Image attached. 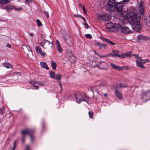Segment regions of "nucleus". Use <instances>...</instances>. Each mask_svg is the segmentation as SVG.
I'll return each instance as SVG.
<instances>
[{
  "mask_svg": "<svg viewBox=\"0 0 150 150\" xmlns=\"http://www.w3.org/2000/svg\"><path fill=\"white\" fill-rule=\"evenodd\" d=\"M83 13L84 14H86L87 13L86 10V9H85V6H83Z\"/></svg>",
  "mask_w": 150,
  "mask_h": 150,
  "instance_id": "42",
  "label": "nucleus"
},
{
  "mask_svg": "<svg viewBox=\"0 0 150 150\" xmlns=\"http://www.w3.org/2000/svg\"><path fill=\"white\" fill-rule=\"evenodd\" d=\"M120 29V31L122 33L129 34L130 32L128 28L126 26H123L120 25L118 27Z\"/></svg>",
  "mask_w": 150,
  "mask_h": 150,
  "instance_id": "6",
  "label": "nucleus"
},
{
  "mask_svg": "<svg viewBox=\"0 0 150 150\" xmlns=\"http://www.w3.org/2000/svg\"><path fill=\"white\" fill-rule=\"evenodd\" d=\"M132 25L136 24L138 23H140V19L137 17H133L132 18Z\"/></svg>",
  "mask_w": 150,
  "mask_h": 150,
  "instance_id": "17",
  "label": "nucleus"
},
{
  "mask_svg": "<svg viewBox=\"0 0 150 150\" xmlns=\"http://www.w3.org/2000/svg\"><path fill=\"white\" fill-rule=\"evenodd\" d=\"M119 51L117 50H113L112 53L113 55V57H124L123 55H121L119 54Z\"/></svg>",
  "mask_w": 150,
  "mask_h": 150,
  "instance_id": "11",
  "label": "nucleus"
},
{
  "mask_svg": "<svg viewBox=\"0 0 150 150\" xmlns=\"http://www.w3.org/2000/svg\"><path fill=\"white\" fill-rule=\"evenodd\" d=\"M144 60L145 62H149V60L148 59H144Z\"/></svg>",
  "mask_w": 150,
  "mask_h": 150,
  "instance_id": "59",
  "label": "nucleus"
},
{
  "mask_svg": "<svg viewBox=\"0 0 150 150\" xmlns=\"http://www.w3.org/2000/svg\"><path fill=\"white\" fill-rule=\"evenodd\" d=\"M100 39L103 41H105L107 42L108 43H109V44H110L111 41L109 39H108L107 38H104L102 36H100Z\"/></svg>",
  "mask_w": 150,
  "mask_h": 150,
  "instance_id": "27",
  "label": "nucleus"
},
{
  "mask_svg": "<svg viewBox=\"0 0 150 150\" xmlns=\"http://www.w3.org/2000/svg\"><path fill=\"white\" fill-rule=\"evenodd\" d=\"M15 9L16 11L18 10L19 11H21V10H22V8L21 7H20L18 8H16Z\"/></svg>",
  "mask_w": 150,
  "mask_h": 150,
  "instance_id": "49",
  "label": "nucleus"
},
{
  "mask_svg": "<svg viewBox=\"0 0 150 150\" xmlns=\"http://www.w3.org/2000/svg\"><path fill=\"white\" fill-rule=\"evenodd\" d=\"M77 103L80 104L82 101L83 98V95L80 93H78L74 94Z\"/></svg>",
  "mask_w": 150,
  "mask_h": 150,
  "instance_id": "8",
  "label": "nucleus"
},
{
  "mask_svg": "<svg viewBox=\"0 0 150 150\" xmlns=\"http://www.w3.org/2000/svg\"><path fill=\"white\" fill-rule=\"evenodd\" d=\"M43 13L47 15V18H48L49 16V13L48 11H43Z\"/></svg>",
  "mask_w": 150,
  "mask_h": 150,
  "instance_id": "39",
  "label": "nucleus"
},
{
  "mask_svg": "<svg viewBox=\"0 0 150 150\" xmlns=\"http://www.w3.org/2000/svg\"><path fill=\"white\" fill-rule=\"evenodd\" d=\"M95 45L99 47L100 49H101L103 48H106L107 47L106 45L104 44H101V43L99 42H96L95 43Z\"/></svg>",
  "mask_w": 150,
  "mask_h": 150,
  "instance_id": "16",
  "label": "nucleus"
},
{
  "mask_svg": "<svg viewBox=\"0 0 150 150\" xmlns=\"http://www.w3.org/2000/svg\"><path fill=\"white\" fill-rule=\"evenodd\" d=\"M145 21L146 23V25L147 26H150V17L148 16L145 20Z\"/></svg>",
  "mask_w": 150,
  "mask_h": 150,
  "instance_id": "25",
  "label": "nucleus"
},
{
  "mask_svg": "<svg viewBox=\"0 0 150 150\" xmlns=\"http://www.w3.org/2000/svg\"><path fill=\"white\" fill-rule=\"evenodd\" d=\"M115 3V0H108V1L106 4V10L109 12L114 11Z\"/></svg>",
  "mask_w": 150,
  "mask_h": 150,
  "instance_id": "2",
  "label": "nucleus"
},
{
  "mask_svg": "<svg viewBox=\"0 0 150 150\" xmlns=\"http://www.w3.org/2000/svg\"><path fill=\"white\" fill-rule=\"evenodd\" d=\"M35 50L38 53L40 54V52H41L42 51L41 48L38 46H37L35 47Z\"/></svg>",
  "mask_w": 150,
  "mask_h": 150,
  "instance_id": "28",
  "label": "nucleus"
},
{
  "mask_svg": "<svg viewBox=\"0 0 150 150\" xmlns=\"http://www.w3.org/2000/svg\"><path fill=\"white\" fill-rule=\"evenodd\" d=\"M101 65H104L107 67L108 65L105 62H103L101 64Z\"/></svg>",
  "mask_w": 150,
  "mask_h": 150,
  "instance_id": "47",
  "label": "nucleus"
},
{
  "mask_svg": "<svg viewBox=\"0 0 150 150\" xmlns=\"http://www.w3.org/2000/svg\"><path fill=\"white\" fill-rule=\"evenodd\" d=\"M40 65L42 68L45 69L47 70H48L49 69V68L47 67V64L46 63L43 62H41L40 63Z\"/></svg>",
  "mask_w": 150,
  "mask_h": 150,
  "instance_id": "22",
  "label": "nucleus"
},
{
  "mask_svg": "<svg viewBox=\"0 0 150 150\" xmlns=\"http://www.w3.org/2000/svg\"><path fill=\"white\" fill-rule=\"evenodd\" d=\"M110 44L111 45H115V43L113 42L112 41H111Z\"/></svg>",
  "mask_w": 150,
  "mask_h": 150,
  "instance_id": "53",
  "label": "nucleus"
},
{
  "mask_svg": "<svg viewBox=\"0 0 150 150\" xmlns=\"http://www.w3.org/2000/svg\"><path fill=\"white\" fill-rule=\"evenodd\" d=\"M51 66L53 69L55 70L56 69L57 64L54 61H51Z\"/></svg>",
  "mask_w": 150,
  "mask_h": 150,
  "instance_id": "23",
  "label": "nucleus"
},
{
  "mask_svg": "<svg viewBox=\"0 0 150 150\" xmlns=\"http://www.w3.org/2000/svg\"><path fill=\"white\" fill-rule=\"evenodd\" d=\"M99 56V57L100 58H102V57H105V56H101V55H100V56Z\"/></svg>",
  "mask_w": 150,
  "mask_h": 150,
  "instance_id": "60",
  "label": "nucleus"
},
{
  "mask_svg": "<svg viewBox=\"0 0 150 150\" xmlns=\"http://www.w3.org/2000/svg\"><path fill=\"white\" fill-rule=\"evenodd\" d=\"M129 1V0H123L119 3L115 1V10L117 12L121 13L122 11L123 6L127 4Z\"/></svg>",
  "mask_w": 150,
  "mask_h": 150,
  "instance_id": "1",
  "label": "nucleus"
},
{
  "mask_svg": "<svg viewBox=\"0 0 150 150\" xmlns=\"http://www.w3.org/2000/svg\"><path fill=\"white\" fill-rule=\"evenodd\" d=\"M42 127L43 128L45 126V124L44 123H42Z\"/></svg>",
  "mask_w": 150,
  "mask_h": 150,
  "instance_id": "63",
  "label": "nucleus"
},
{
  "mask_svg": "<svg viewBox=\"0 0 150 150\" xmlns=\"http://www.w3.org/2000/svg\"><path fill=\"white\" fill-rule=\"evenodd\" d=\"M6 46L8 47L9 48H11V46L9 44H7L6 45Z\"/></svg>",
  "mask_w": 150,
  "mask_h": 150,
  "instance_id": "54",
  "label": "nucleus"
},
{
  "mask_svg": "<svg viewBox=\"0 0 150 150\" xmlns=\"http://www.w3.org/2000/svg\"><path fill=\"white\" fill-rule=\"evenodd\" d=\"M132 28L136 32H139L142 28V25L140 23H138L136 24L132 25Z\"/></svg>",
  "mask_w": 150,
  "mask_h": 150,
  "instance_id": "10",
  "label": "nucleus"
},
{
  "mask_svg": "<svg viewBox=\"0 0 150 150\" xmlns=\"http://www.w3.org/2000/svg\"><path fill=\"white\" fill-rule=\"evenodd\" d=\"M2 107L3 108L2 109L0 108V113L1 114V115H2L4 113V107L2 106Z\"/></svg>",
  "mask_w": 150,
  "mask_h": 150,
  "instance_id": "31",
  "label": "nucleus"
},
{
  "mask_svg": "<svg viewBox=\"0 0 150 150\" xmlns=\"http://www.w3.org/2000/svg\"><path fill=\"white\" fill-rule=\"evenodd\" d=\"M25 137L22 136V142L23 143L25 141Z\"/></svg>",
  "mask_w": 150,
  "mask_h": 150,
  "instance_id": "50",
  "label": "nucleus"
},
{
  "mask_svg": "<svg viewBox=\"0 0 150 150\" xmlns=\"http://www.w3.org/2000/svg\"><path fill=\"white\" fill-rule=\"evenodd\" d=\"M149 38L147 37L143 36L141 35L137 36V39L140 40H147Z\"/></svg>",
  "mask_w": 150,
  "mask_h": 150,
  "instance_id": "19",
  "label": "nucleus"
},
{
  "mask_svg": "<svg viewBox=\"0 0 150 150\" xmlns=\"http://www.w3.org/2000/svg\"><path fill=\"white\" fill-rule=\"evenodd\" d=\"M82 17V18H82V19H83V20H84V19H85V18L84 17H83L82 16V17Z\"/></svg>",
  "mask_w": 150,
  "mask_h": 150,
  "instance_id": "64",
  "label": "nucleus"
},
{
  "mask_svg": "<svg viewBox=\"0 0 150 150\" xmlns=\"http://www.w3.org/2000/svg\"><path fill=\"white\" fill-rule=\"evenodd\" d=\"M117 88H115V93L116 96L119 98L120 100H122L123 98L122 97L121 94L120 92L117 89Z\"/></svg>",
  "mask_w": 150,
  "mask_h": 150,
  "instance_id": "15",
  "label": "nucleus"
},
{
  "mask_svg": "<svg viewBox=\"0 0 150 150\" xmlns=\"http://www.w3.org/2000/svg\"><path fill=\"white\" fill-rule=\"evenodd\" d=\"M74 16L76 17H79L80 18H82V16L81 15L79 14H76Z\"/></svg>",
  "mask_w": 150,
  "mask_h": 150,
  "instance_id": "43",
  "label": "nucleus"
},
{
  "mask_svg": "<svg viewBox=\"0 0 150 150\" xmlns=\"http://www.w3.org/2000/svg\"><path fill=\"white\" fill-rule=\"evenodd\" d=\"M40 45L41 46L43 47L45 49V42H44V43H43L42 42H40Z\"/></svg>",
  "mask_w": 150,
  "mask_h": 150,
  "instance_id": "44",
  "label": "nucleus"
},
{
  "mask_svg": "<svg viewBox=\"0 0 150 150\" xmlns=\"http://www.w3.org/2000/svg\"><path fill=\"white\" fill-rule=\"evenodd\" d=\"M85 36L88 38L91 39L92 38V36L90 34H88L85 35Z\"/></svg>",
  "mask_w": 150,
  "mask_h": 150,
  "instance_id": "33",
  "label": "nucleus"
},
{
  "mask_svg": "<svg viewBox=\"0 0 150 150\" xmlns=\"http://www.w3.org/2000/svg\"><path fill=\"white\" fill-rule=\"evenodd\" d=\"M29 35L31 36H33V34L32 33H31L29 34Z\"/></svg>",
  "mask_w": 150,
  "mask_h": 150,
  "instance_id": "58",
  "label": "nucleus"
},
{
  "mask_svg": "<svg viewBox=\"0 0 150 150\" xmlns=\"http://www.w3.org/2000/svg\"><path fill=\"white\" fill-rule=\"evenodd\" d=\"M56 43L57 46V48L59 52H62V50L60 44L58 40H56Z\"/></svg>",
  "mask_w": 150,
  "mask_h": 150,
  "instance_id": "21",
  "label": "nucleus"
},
{
  "mask_svg": "<svg viewBox=\"0 0 150 150\" xmlns=\"http://www.w3.org/2000/svg\"><path fill=\"white\" fill-rule=\"evenodd\" d=\"M23 47H22V48L25 49H27V51H26L27 52L26 53L27 56L29 58H30V57L29 55H33V53L32 52V51L31 50L30 47L28 45H24L23 46Z\"/></svg>",
  "mask_w": 150,
  "mask_h": 150,
  "instance_id": "9",
  "label": "nucleus"
},
{
  "mask_svg": "<svg viewBox=\"0 0 150 150\" xmlns=\"http://www.w3.org/2000/svg\"><path fill=\"white\" fill-rule=\"evenodd\" d=\"M36 22L37 23L38 25L39 26H40L42 25V24L40 21L38 19H37L36 20Z\"/></svg>",
  "mask_w": 150,
  "mask_h": 150,
  "instance_id": "32",
  "label": "nucleus"
},
{
  "mask_svg": "<svg viewBox=\"0 0 150 150\" xmlns=\"http://www.w3.org/2000/svg\"><path fill=\"white\" fill-rule=\"evenodd\" d=\"M61 76V75L60 74L58 73L55 75L54 78L57 80L59 81H60Z\"/></svg>",
  "mask_w": 150,
  "mask_h": 150,
  "instance_id": "26",
  "label": "nucleus"
},
{
  "mask_svg": "<svg viewBox=\"0 0 150 150\" xmlns=\"http://www.w3.org/2000/svg\"><path fill=\"white\" fill-rule=\"evenodd\" d=\"M37 81H30L29 82L32 85V83H35H35H37Z\"/></svg>",
  "mask_w": 150,
  "mask_h": 150,
  "instance_id": "48",
  "label": "nucleus"
},
{
  "mask_svg": "<svg viewBox=\"0 0 150 150\" xmlns=\"http://www.w3.org/2000/svg\"><path fill=\"white\" fill-rule=\"evenodd\" d=\"M8 0H0V4H4L8 3Z\"/></svg>",
  "mask_w": 150,
  "mask_h": 150,
  "instance_id": "30",
  "label": "nucleus"
},
{
  "mask_svg": "<svg viewBox=\"0 0 150 150\" xmlns=\"http://www.w3.org/2000/svg\"><path fill=\"white\" fill-rule=\"evenodd\" d=\"M110 65L112 67V68L114 69L121 70H122V67L117 66L115 65L114 63H111L110 64Z\"/></svg>",
  "mask_w": 150,
  "mask_h": 150,
  "instance_id": "18",
  "label": "nucleus"
},
{
  "mask_svg": "<svg viewBox=\"0 0 150 150\" xmlns=\"http://www.w3.org/2000/svg\"><path fill=\"white\" fill-rule=\"evenodd\" d=\"M64 39L69 46H71L73 44L72 38L67 34L64 35Z\"/></svg>",
  "mask_w": 150,
  "mask_h": 150,
  "instance_id": "5",
  "label": "nucleus"
},
{
  "mask_svg": "<svg viewBox=\"0 0 150 150\" xmlns=\"http://www.w3.org/2000/svg\"><path fill=\"white\" fill-rule=\"evenodd\" d=\"M59 85L61 88H62V86L61 83L60 82L59 83Z\"/></svg>",
  "mask_w": 150,
  "mask_h": 150,
  "instance_id": "61",
  "label": "nucleus"
},
{
  "mask_svg": "<svg viewBox=\"0 0 150 150\" xmlns=\"http://www.w3.org/2000/svg\"><path fill=\"white\" fill-rule=\"evenodd\" d=\"M82 100V101H86V102L87 101L85 99H83V98Z\"/></svg>",
  "mask_w": 150,
  "mask_h": 150,
  "instance_id": "62",
  "label": "nucleus"
},
{
  "mask_svg": "<svg viewBox=\"0 0 150 150\" xmlns=\"http://www.w3.org/2000/svg\"><path fill=\"white\" fill-rule=\"evenodd\" d=\"M141 95L143 100H149L150 99V90L142 91Z\"/></svg>",
  "mask_w": 150,
  "mask_h": 150,
  "instance_id": "4",
  "label": "nucleus"
},
{
  "mask_svg": "<svg viewBox=\"0 0 150 150\" xmlns=\"http://www.w3.org/2000/svg\"><path fill=\"white\" fill-rule=\"evenodd\" d=\"M13 8H15L14 7H13L11 5H7L6 7H4V6H1L0 5V8L6 9L8 12H9L11 9H13Z\"/></svg>",
  "mask_w": 150,
  "mask_h": 150,
  "instance_id": "14",
  "label": "nucleus"
},
{
  "mask_svg": "<svg viewBox=\"0 0 150 150\" xmlns=\"http://www.w3.org/2000/svg\"><path fill=\"white\" fill-rule=\"evenodd\" d=\"M2 65L4 67L7 68H12V66L8 63H4Z\"/></svg>",
  "mask_w": 150,
  "mask_h": 150,
  "instance_id": "24",
  "label": "nucleus"
},
{
  "mask_svg": "<svg viewBox=\"0 0 150 150\" xmlns=\"http://www.w3.org/2000/svg\"><path fill=\"white\" fill-rule=\"evenodd\" d=\"M127 87V84L125 83L117 84L116 85V88H121L122 87L125 88Z\"/></svg>",
  "mask_w": 150,
  "mask_h": 150,
  "instance_id": "20",
  "label": "nucleus"
},
{
  "mask_svg": "<svg viewBox=\"0 0 150 150\" xmlns=\"http://www.w3.org/2000/svg\"><path fill=\"white\" fill-rule=\"evenodd\" d=\"M40 54L41 56L43 57H45L46 56V54L42 51L41 52H40Z\"/></svg>",
  "mask_w": 150,
  "mask_h": 150,
  "instance_id": "40",
  "label": "nucleus"
},
{
  "mask_svg": "<svg viewBox=\"0 0 150 150\" xmlns=\"http://www.w3.org/2000/svg\"><path fill=\"white\" fill-rule=\"evenodd\" d=\"M16 141H15L14 142L13 146L11 150H14L16 147Z\"/></svg>",
  "mask_w": 150,
  "mask_h": 150,
  "instance_id": "36",
  "label": "nucleus"
},
{
  "mask_svg": "<svg viewBox=\"0 0 150 150\" xmlns=\"http://www.w3.org/2000/svg\"><path fill=\"white\" fill-rule=\"evenodd\" d=\"M33 133H32L30 135V139H31V142H33L34 140V137L33 135Z\"/></svg>",
  "mask_w": 150,
  "mask_h": 150,
  "instance_id": "38",
  "label": "nucleus"
},
{
  "mask_svg": "<svg viewBox=\"0 0 150 150\" xmlns=\"http://www.w3.org/2000/svg\"><path fill=\"white\" fill-rule=\"evenodd\" d=\"M37 83L41 86H44L45 85L44 84L43 82L40 81H37Z\"/></svg>",
  "mask_w": 150,
  "mask_h": 150,
  "instance_id": "35",
  "label": "nucleus"
},
{
  "mask_svg": "<svg viewBox=\"0 0 150 150\" xmlns=\"http://www.w3.org/2000/svg\"><path fill=\"white\" fill-rule=\"evenodd\" d=\"M85 28L86 29L88 28V25L86 23H85L84 24Z\"/></svg>",
  "mask_w": 150,
  "mask_h": 150,
  "instance_id": "45",
  "label": "nucleus"
},
{
  "mask_svg": "<svg viewBox=\"0 0 150 150\" xmlns=\"http://www.w3.org/2000/svg\"><path fill=\"white\" fill-rule=\"evenodd\" d=\"M50 77L51 78H54L55 76V73L54 72L51 71H49Z\"/></svg>",
  "mask_w": 150,
  "mask_h": 150,
  "instance_id": "29",
  "label": "nucleus"
},
{
  "mask_svg": "<svg viewBox=\"0 0 150 150\" xmlns=\"http://www.w3.org/2000/svg\"><path fill=\"white\" fill-rule=\"evenodd\" d=\"M133 55L135 56L137 59L136 64L137 66L142 69L145 68V67L143 65V64L146 62L144 59H142L138 55L133 54Z\"/></svg>",
  "mask_w": 150,
  "mask_h": 150,
  "instance_id": "3",
  "label": "nucleus"
},
{
  "mask_svg": "<svg viewBox=\"0 0 150 150\" xmlns=\"http://www.w3.org/2000/svg\"><path fill=\"white\" fill-rule=\"evenodd\" d=\"M98 18L101 20L106 21L108 19V16H107V15L104 14H99L98 15Z\"/></svg>",
  "mask_w": 150,
  "mask_h": 150,
  "instance_id": "13",
  "label": "nucleus"
},
{
  "mask_svg": "<svg viewBox=\"0 0 150 150\" xmlns=\"http://www.w3.org/2000/svg\"><path fill=\"white\" fill-rule=\"evenodd\" d=\"M89 116L90 118H92L93 117V113L92 111L89 112H88Z\"/></svg>",
  "mask_w": 150,
  "mask_h": 150,
  "instance_id": "34",
  "label": "nucleus"
},
{
  "mask_svg": "<svg viewBox=\"0 0 150 150\" xmlns=\"http://www.w3.org/2000/svg\"><path fill=\"white\" fill-rule=\"evenodd\" d=\"M32 0H25V2L26 3H29L30 2H32Z\"/></svg>",
  "mask_w": 150,
  "mask_h": 150,
  "instance_id": "51",
  "label": "nucleus"
},
{
  "mask_svg": "<svg viewBox=\"0 0 150 150\" xmlns=\"http://www.w3.org/2000/svg\"><path fill=\"white\" fill-rule=\"evenodd\" d=\"M79 7H82V6H83L80 3H79Z\"/></svg>",
  "mask_w": 150,
  "mask_h": 150,
  "instance_id": "57",
  "label": "nucleus"
},
{
  "mask_svg": "<svg viewBox=\"0 0 150 150\" xmlns=\"http://www.w3.org/2000/svg\"><path fill=\"white\" fill-rule=\"evenodd\" d=\"M34 132V131L33 130L28 129H26L21 131L22 136L24 137H25V135L28 134L30 135L32 133H33Z\"/></svg>",
  "mask_w": 150,
  "mask_h": 150,
  "instance_id": "7",
  "label": "nucleus"
},
{
  "mask_svg": "<svg viewBox=\"0 0 150 150\" xmlns=\"http://www.w3.org/2000/svg\"><path fill=\"white\" fill-rule=\"evenodd\" d=\"M44 41H45V49H46L50 47H53V43L52 42H50V41L48 40H43Z\"/></svg>",
  "mask_w": 150,
  "mask_h": 150,
  "instance_id": "12",
  "label": "nucleus"
},
{
  "mask_svg": "<svg viewBox=\"0 0 150 150\" xmlns=\"http://www.w3.org/2000/svg\"><path fill=\"white\" fill-rule=\"evenodd\" d=\"M32 86L33 87H35V89H38L39 87L38 86L35 85V83H32Z\"/></svg>",
  "mask_w": 150,
  "mask_h": 150,
  "instance_id": "37",
  "label": "nucleus"
},
{
  "mask_svg": "<svg viewBox=\"0 0 150 150\" xmlns=\"http://www.w3.org/2000/svg\"><path fill=\"white\" fill-rule=\"evenodd\" d=\"M95 54H96L98 56H100V54L99 53L96 52H95Z\"/></svg>",
  "mask_w": 150,
  "mask_h": 150,
  "instance_id": "56",
  "label": "nucleus"
},
{
  "mask_svg": "<svg viewBox=\"0 0 150 150\" xmlns=\"http://www.w3.org/2000/svg\"><path fill=\"white\" fill-rule=\"evenodd\" d=\"M131 53H126L125 54V56H127L128 57H131Z\"/></svg>",
  "mask_w": 150,
  "mask_h": 150,
  "instance_id": "41",
  "label": "nucleus"
},
{
  "mask_svg": "<svg viewBox=\"0 0 150 150\" xmlns=\"http://www.w3.org/2000/svg\"><path fill=\"white\" fill-rule=\"evenodd\" d=\"M107 55L108 57H113V55L112 52L109 53L108 54H107Z\"/></svg>",
  "mask_w": 150,
  "mask_h": 150,
  "instance_id": "46",
  "label": "nucleus"
},
{
  "mask_svg": "<svg viewBox=\"0 0 150 150\" xmlns=\"http://www.w3.org/2000/svg\"><path fill=\"white\" fill-rule=\"evenodd\" d=\"M108 95V94L107 93H104L103 95L105 97H107Z\"/></svg>",
  "mask_w": 150,
  "mask_h": 150,
  "instance_id": "55",
  "label": "nucleus"
},
{
  "mask_svg": "<svg viewBox=\"0 0 150 150\" xmlns=\"http://www.w3.org/2000/svg\"><path fill=\"white\" fill-rule=\"evenodd\" d=\"M25 150H30L29 146H27L26 147Z\"/></svg>",
  "mask_w": 150,
  "mask_h": 150,
  "instance_id": "52",
  "label": "nucleus"
}]
</instances>
